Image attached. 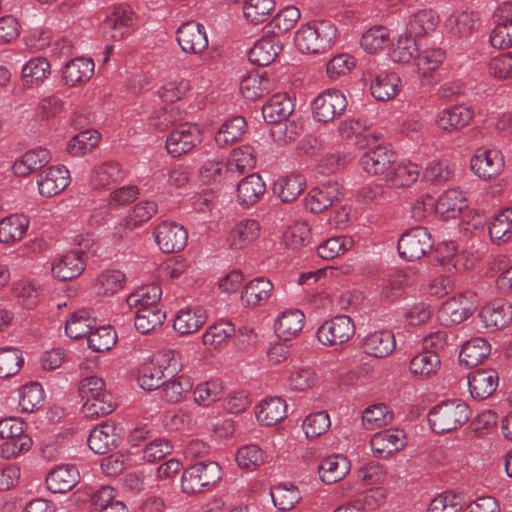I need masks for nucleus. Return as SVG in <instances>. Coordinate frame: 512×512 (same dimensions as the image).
Masks as SVG:
<instances>
[{"instance_id":"1","label":"nucleus","mask_w":512,"mask_h":512,"mask_svg":"<svg viewBox=\"0 0 512 512\" xmlns=\"http://www.w3.org/2000/svg\"><path fill=\"white\" fill-rule=\"evenodd\" d=\"M471 416L470 407L461 399L443 401L428 415L431 429L439 434L460 428Z\"/></svg>"},{"instance_id":"2","label":"nucleus","mask_w":512,"mask_h":512,"mask_svg":"<svg viewBox=\"0 0 512 512\" xmlns=\"http://www.w3.org/2000/svg\"><path fill=\"white\" fill-rule=\"evenodd\" d=\"M221 479V467L214 461L197 462L182 474L181 487L187 494L209 490Z\"/></svg>"},{"instance_id":"3","label":"nucleus","mask_w":512,"mask_h":512,"mask_svg":"<svg viewBox=\"0 0 512 512\" xmlns=\"http://www.w3.org/2000/svg\"><path fill=\"white\" fill-rule=\"evenodd\" d=\"M32 440L25 433V423L19 418L2 419V458H12L28 451Z\"/></svg>"},{"instance_id":"4","label":"nucleus","mask_w":512,"mask_h":512,"mask_svg":"<svg viewBox=\"0 0 512 512\" xmlns=\"http://www.w3.org/2000/svg\"><path fill=\"white\" fill-rule=\"evenodd\" d=\"M432 247L431 234L425 227L420 226L406 231L398 241L399 255L408 261L421 259Z\"/></svg>"},{"instance_id":"5","label":"nucleus","mask_w":512,"mask_h":512,"mask_svg":"<svg viewBox=\"0 0 512 512\" xmlns=\"http://www.w3.org/2000/svg\"><path fill=\"white\" fill-rule=\"evenodd\" d=\"M202 141V133L196 124L183 123L174 128L166 139V150L172 157L191 152Z\"/></svg>"},{"instance_id":"6","label":"nucleus","mask_w":512,"mask_h":512,"mask_svg":"<svg viewBox=\"0 0 512 512\" xmlns=\"http://www.w3.org/2000/svg\"><path fill=\"white\" fill-rule=\"evenodd\" d=\"M345 95L337 89H328L320 93L312 103L313 117L318 122L328 123L340 117L346 110Z\"/></svg>"},{"instance_id":"7","label":"nucleus","mask_w":512,"mask_h":512,"mask_svg":"<svg viewBox=\"0 0 512 512\" xmlns=\"http://www.w3.org/2000/svg\"><path fill=\"white\" fill-rule=\"evenodd\" d=\"M354 334V323L347 315H339L327 320L317 330L319 342L326 346L346 343Z\"/></svg>"},{"instance_id":"8","label":"nucleus","mask_w":512,"mask_h":512,"mask_svg":"<svg viewBox=\"0 0 512 512\" xmlns=\"http://www.w3.org/2000/svg\"><path fill=\"white\" fill-rule=\"evenodd\" d=\"M134 25L133 12L127 5L112 8L102 23V31L106 38L120 41L130 35Z\"/></svg>"},{"instance_id":"9","label":"nucleus","mask_w":512,"mask_h":512,"mask_svg":"<svg viewBox=\"0 0 512 512\" xmlns=\"http://www.w3.org/2000/svg\"><path fill=\"white\" fill-rule=\"evenodd\" d=\"M154 238L163 253H177L185 248L188 232L176 222L163 221L155 227Z\"/></svg>"},{"instance_id":"10","label":"nucleus","mask_w":512,"mask_h":512,"mask_svg":"<svg viewBox=\"0 0 512 512\" xmlns=\"http://www.w3.org/2000/svg\"><path fill=\"white\" fill-rule=\"evenodd\" d=\"M341 185L328 180L312 188L305 197V207L312 213H321L340 200Z\"/></svg>"},{"instance_id":"11","label":"nucleus","mask_w":512,"mask_h":512,"mask_svg":"<svg viewBox=\"0 0 512 512\" xmlns=\"http://www.w3.org/2000/svg\"><path fill=\"white\" fill-rule=\"evenodd\" d=\"M176 34L179 46L187 54H199L208 47L205 28L195 21L183 23Z\"/></svg>"},{"instance_id":"12","label":"nucleus","mask_w":512,"mask_h":512,"mask_svg":"<svg viewBox=\"0 0 512 512\" xmlns=\"http://www.w3.org/2000/svg\"><path fill=\"white\" fill-rule=\"evenodd\" d=\"M493 17L496 26L490 34V44L497 49L512 47V2H504Z\"/></svg>"},{"instance_id":"13","label":"nucleus","mask_w":512,"mask_h":512,"mask_svg":"<svg viewBox=\"0 0 512 512\" xmlns=\"http://www.w3.org/2000/svg\"><path fill=\"white\" fill-rule=\"evenodd\" d=\"M470 166L479 178L490 179L502 171L504 158L497 149L480 148L472 157Z\"/></svg>"},{"instance_id":"14","label":"nucleus","mask_w":512,"mask_h":512,"mask_svg":"<svg viewBox=\"0 0 512 512\" xmlns=\"http://www.w3.org/2000/svg\"><path fill=\"white\" fill-rule=\"evenodd\" d=\"M69 171L65 166H50L39 173L37 185L43 197H53L69 185Z\"/></svg>"},{"instance_id":"15","label":"nucleus","mask_w":512,"mask_h":512,"mask_svg":"<svg viewBox=\"0 0 512 512\" xmlns=\"http://www.w3.org/2000/svg\"><path fill=\"white\" fill-rule=\"evenodd\" d=\"M395 153L386 146L378 145L365 152L360 158V166L371 175H382L386 178L388 171L395 162Z\"/></svg>"},{"instance_id":"16","label":"nucleus","mask_w":512,"mask_h":512,"mask_svg":"<svg viewBox=\"0 0 512 512\" xmlns=\"http://www.w3.org/2000/svg\"><path fill=\"white\" fill-rule=\"evenodd\" d=\"M467 383L471 397L484 400L496 391L499 375L494 369H478L468 375Z\"/></svg>"},{"instance_id":"17","label":"nucleus","mask_w":512,"mask_h":512,"mask_svg":"<svg viewBox=\"0 0 512 512\" xmlns=\"http://www.w3.org/2000/svg\"><path fill=\"white\" fill-rule=\"evenodd\" d=\"M479 316L486 328L503 329L512 321V304L504 299H497L484 306Z\"/></svg>"},{"instance_id":"18","label":"nucleus","mask_w":512,"mask_h":512,"mask_svg":"<svg viewBox=\"0 0 512 512\" xmlns=\"http://www.w3.org/2000/svg\"><path fill=\"white\" fill-rule=\"evenodd\" d=\"M51 161L49 150L37 147L26 151L19 159H17L12 171L18 177H26L42 168Z\"/></svg>"},{"instance_id":"19","label":"nucleus","mask_w":512,"mask_h":512,"mask_svg":"<svg viewBox=\"0 0 512 512\" xmlns=\"http://www.w3.org/2000/svg\"><path fill=\"white\" fill-rule=\"evenodd\" d=\"M273 288V283L265 277H257L249 281L241 294L243 305L248 308L265 305L272 295Z\"/></svg>"},{"instance_id":"20","label":"nucleus","mask_w":512,"mask_h":512,"mask_svg":"<svg viewBox=\"0 0 512 512\" xmlns=\"http://www.w3.org/2000/svg\"><path fill=\"white\" fill-rule=\"evenodd\" d=\"M404 438L403 431L384 430L373 435L371 449L377 457L386 458L405 446Z\"/></svg>"},{"instance_id":"21","label":"nucleus","mask_w":512,"mask_h":512,"mask_svg":"<svg viewBox=\"0 0 512 512\" xmlns=\"http://www.w3.org/2000/svg\"><path fill=\"white\" fill-rule=\"evenodd\" d=\"M368 76L371 79V94L375 99L388 101L397 95L401 80L395 73L368 71Z\"/></svg>"},{"instance_id":"22","label":"nucleus","mask_w":512,"mask_h":512,"mask_svg":"<svg viewBox=\"0 0 512 512\" xmlns=\"http://www.w3.org/2000/svg\"><path fill=\"white\" fill-rule=\"evenodd\" d=\"M119 436L115 432V427L107 422H103L94 427L87 439L89 448L96 454H106L117 447Z\"/></svg>"},{"instance_id":"23","label":"nucleus","mask_w":512,"mask_h":512,"mask_svg":"<svg viewBox=\"0 0 512 512\" xmlns=\"http://www.w3.org/2000/svg\"><path fill=\"white\" fill-rule=\"evenodd\" d=\"M79 472L75 466L60 465L46 477L47 488L53 493H66L79 482Z\"/></svg>"},{"instance_id":"24","label":"nucleus","mask_w":512,"mask_h":512,"mask_svg":"<svg viewBox=\"0 0 512 512\" xmlns=\"http://www.w3.org/2000/svg\"><path fill=\"white\" fill-rule=\"evenodd\" d=\"M473 117L470 107L454 105L439 112L436 121L439 128L451 132L467 126Z\"/></svg>"},{"instance_id":"25","label":"nucleus","mask_w":512,"mask_h":512,"mask_svg":"<svg viewBox=\"0 0 512 512\" xmlns=\"http://www.w3.org/2000/svg\"><path fill=\"white\" fill-rule=\"evenodd\" d=\"M295 105L285 93L274 94L262 107V115L267 123L275 124L290 117Z\"/></svg>"},{"instance_id":"26","label":"nucleus","mask_w":512,"mask_h":512,"mask_svg":"<svg viewBox=\"0 0 512 512\" xmlns=\"http://www.w3.org/2000/svg\"><path fill=\"white\" fill-rule=\"evenodd\" d=\"M362 347L366 354L377 358H383L391 354L395 347V337L392 331L380 330L368 334L362 341Z\"/></svg>"},{"instance_id":"27","label":"nucleus","mask_w":512,"mask_h":512,"mask_svg":"<svg viewBox=\"0 0 512 512\" xmlns=\"http://www.w3.org/2000/svg\"><path fill=\"white\" fill-rule=\"evenodd\" d=\"M282 50V43L277 36L258 40L249 50V61L258 66H268Z\"/></svg>"},{"instance_id":"28","label":"nucleus","mask_w":512,"mask_h":512,"mask_svg":"<svg viewBox=\"0 0 512 512\" xmlns=\"http://www.w3.org/2000/svg\"><path fill=\"white\" fill-rule=\"evenodd\" d=\"M260 229V224L257 220H242L231 229L227 242L232 249H243L259 237Z\"/></svg>"},{"instance_id":"29","label":"nucleus","mask_w":512,"mask_h":512,"mask_svg":"<svg viewBox=\"0 0 512 512\" xmlns=\"http://www.w3.org/2000/svg\"><path fill=\"white\" fill-rule=\"evenodd\" d=\"M266 191V184L261 176L252 173L243 178L237 185V200L242 206L257 203Z\"/></svg>"},{"instance_id":"30","label":"nucleus","mask_w":512,"mask_h":512,"mask_svg":"<svg viewBox=\"0 0 512 512\" xmlns=\"http://www.w3.org/2000/svg\"><path fill=\"white\" fill-rule=\"evenodd\" d=\"M287 406L280 397H270L263 400L255 410L256 418L263 426H273L287 416Z\"/></svg>"},{"instance_id":"31","label":"nucleus","mask_w":512,"mask_h":512,"mask_svg":"<svg viewBox=\"0 0 512 512\" xmlns=\"http://www.w3.org/2000/svg\"><path fill=\"white\" fill-rule=\"evenodd\" d=\"M318 468L321 480L326 484H334L348 474L350 462L346 457L335 454L324 458Z\"/></svg>"},{"instance_id":"32","label":"nucleus","mask_w":512,"mask_h":512,"mask_svg":"<svg viewBox=\"0 0 512 512\" xmlns=\"http://www.w3.org/2000/svg\"><path fill=\"white\" fill-rule=\"evenodd\" d=\"M491 353V346L482 337H475L462 345L459 362L467 367H475L483 362Z\"/></svg>"},{"instance_id":"33","label":"nucleus","mask_w":512,"mask_h":512,"mask_svg":"<svg viewBox=\"0 0 512 512\" xmlns=\"http://www.w3.org/2000/svg\"><path fill=\"white\" fill-rule=\"evenodd\" d=\"M274 89V81L266 72L249 74L241 81L240 90L244 98L255 101L269 94Z\"/></svg>"},{"instance_id":"34","label":"nucleus","mask_w":512,"mask_h":512,"mask_svg":"<svg viewBox=\"0 0 512 512\" xmlns=\"http://www.w3.org/2000/svg\"><path fill=\"white\" fill-rule=\"evenodd\" d=\"M93 73L94 62L88 58L77 57L65 65L62 78L66 85L73 87L88 81Z\"/></svg>"},{"instance_id":"35","label":"nucleus","mask_w":512,"mask_h":512,"mask_svg":"<svg viewBox=\"0 0 512 512\" xmlns=\"http://www.w3.org/2000/svg\"><path fill=\"white\" fill-rule=\"evenodd\" d=\"M85 269V260L79 252H69L52 264L51 270L55 277L67 281L78 277Z\"/></svg>"},{"instance_id":"36","label":"nucleus","mask_w":512,"mask_h":512,"mask_svg":"<svg viewBox=\"0 0 512 512\" xmlns=\"http://www.w3.org/2000/svg\"><path fill=\"white\" fill-rule=\"evenodd\" d=\"M420 175V167L412 162L392 164L385 182L390 187H408L415 183Z\"/></svg>"},{"instance_id":"37","label":"nucleus","mask_w":512,"mask_h":512,"mask_svg":"<svg viewBox=\"0 0 512 512\" xmlns=\"http://www.w3.org/2000/svg\"><path fill=\"white\" fill-rule=\"evenodd\" d=\"M472 314L471 308L462 297H452L446 300L440 310L439 319L446 326L462 323Z\"/></svg>"},{"instance_id":"38","label":"nucleus","mask_w":512,"mask_h":512,"mask_svg":"<svg viewBox=\"0 0 512 512\" xmlns=\"http://www.w3.org/2000/svg\"><path fill=\"white\" fill-rule=\"evenodd\" d=\"M165 319V312L158 305H152L138 308L134 317V325L141 334H148L160 328Z\"/></svg>"},{"instance_id":"39","label":"nucleus","mask_w":512,"mask_h":512,"mask_svg":"<svg viewBox=\"0 0 512 512\" xmlns=\"http://www.w3.org/2000/svg\"><path fill=\"white\" fill-rule=\"evenodd\" d=\"M465 207L466 203L462 192L450 189L438 198L435 209L443 219L448 220L456 218Z\"/></svg>"},{"instance_id":"40","label":"nucleus","mask_w":512,"mask_h":512,"mask_svg":"<svg viewBox=\"0 0 512 512\" xmlns=\"http://www.w3.org/2000/svg\"><path fill=\"white\" fill-rule=\"evenodd\" d=\"M439 17L432 9H422L411 15L407 23V32L417 38L435 30Z\"/></svg>"},{"instance_id":"41","label":"nucleus","mask_w":512,"mask_h":512,"mask_svg":"<svg viewBox=\"0 0 512 512\" xmlns=\"http://www.w3.org/2000/svg\"><path fill=\"white\" fill-rule=\"evenodd\" d=\"M304 314L300 310L283 312L275 323V331L278 337L288 341L301 332L304 323Z\"/></svg>"},{"instance_id":"42","label":"nucleus","mask_w":512,"mask_h":512,"mask_svg":"<svg viewBox=\"0 0 512 512\" xmlns=\"http://www.w3.org/2000/svg\"><path fill=\"white\" fill-rule=\"evenodd\" d=\"M304 187V177L300 174H291L278 179L274 183L273 191L282 202L289 203L297 199Z\"/></svg>"},{"instance_id":"43","label":"nucleus","mask_w":512,"mask_h":512,"mask_svg":"<svg viewBox=\"0 0 512 512\" xmlns=\"http://www.w3.org/2000/svg\"><path fill=\"white\" fill-rule=\"evenodd\" d=\"M205 321L206 315L203 309H182L174 319L173 328L180 335H187L196 332Z\"/></svg>"},{"instance_id":"44","label":"nucleus","mask_w":512,"mask_h":512,"mask_svg":"<svg viewBox=\"0 0 512 512\" xmlns=\"http://www.w3.org/2000/svg\"><path fill=\"white\" fill-rule=\"evenodd\" d=\"M272 501L279 510H290L301 500L299 489L290 482L279 483L270 489Z\"/></svg>"},{"instance_id":"45","label":"nucleus","mask_w":512,"mask_h":512,"mask_svg":"<svg viewBox=\"0 0 512 512\" xmlns=\"http://www.w3.org/2000/svg\"><path fill=\"white\" fill-rule=\"evenodd\" d=\"M29 218L21 213L2 218V243L20 241L29 227Z\"/></svg>"},{"instance_id":"46","label":"nucleus","mask_w":512,"mask_h":512,"mask_svg":"<svg viewBox=\"0 0 512 512\" xmlns=\"http://www.w3.org/2000/svg\"><path fill=\"white\" fill-rule=\"evenodd\" d=\"M393 418L394 414L386 404L377 403L362 412V425L367 430H375L389 425Z\"/></svg>"},{"instance_id":"47","label":"nucleus","mask_w":512,"mask_h":512,"mask_svg":"<svg viewBox=\"0 0 512 512\" xmlns=\"http://www.w3.org/2000/svg\"><path fill=\"white\" fill-rule=\"evenodd\" d=\"M96 319L91 317L87 310L73 313L66 321L65 332L71 339L88 337L95 327Z\"/></svg>"},{"instance_id":"48","label":"nucleus","mask_w":512,"mask_h":512,"mask_svg":"<svg viewBox=\"0 0 512 512\" xmlns=\"http://www.w3.org/2000/svg\"><path fill=\"white\" fill-rule=\"evenodd\" d=\"M246 121L241 116L225 121L215 135V142L219 147H225L238 141L245 133Z\"/></svg>"},{"instance_id":"49","label":"nucleus","mask_w":512,"mask_h":512,"mask_svg":"<svg viewBox=\"0 0 512 512\" xmlns=\"http://www.w3.org/2000/svg\"><path fill=\"white\" fill-rule=\"evenodd\" d=\"M440 363L439 354L423 350L410 360L409 370L415 376L430 377L436 374Z\"/></svg>"},{"instance_id":"50","label":"nucleus","mask_w":512,"mask_h":512,"mask_svg":"<svg viewBox=\"0 0 512 512\" xmlns=\"http://www.w3.org/2000/svg\"><path fill=\"white\" fill-rule=\"evenodd\" d=\"M489 235L497 244L512 237V208H505L493 217L489 225Z\"/></svg>"},{"instance_id":"51","label":"nucleus","mask_w":512,"mask_h":512,"mask_svg":"<svg viewBox=\"0 0 512 512\" xmlns=\"http://www.w3.org/2000/svg\"><path fill=\"white\" fill-rule=\"evenodd\" d=\"M12 290L19 303L27 309H32L39 304L44 291L39 284L31 281H19Z\"/></svg>"},{"instance_id":"52","label":"nucleus","mask_w":512,"mask_h":512,"mask_svg":"<svg viewBox=\"0 0 512 512\" xmlns=\"http://www.w3.org/2000/svg\"><path fill=\"white\" fill-rule=\"evenodd\" d=\"M50 74V64L43 57L29 60L22 68L21 79L29 86L39 85Z\"/></svg>"},{"instance_id":"53","label":"nucleus","mask_w":512,"mask_h":512,"mask_svg":"<svg viewBox=\"0 0 512 512\" xmlns=\"http://www.w3.org/2000/svg\"><path fill=\"white\" fill-rule=\"evenodd\" d=\"M120 165L115 162H105L95 167L91 173V184L95 188L107 187L122 179Z\"/></svg>"},{"instance_id":"54","label":"nucleus","mask_w":512,"mask_h":512,"mask_svg":"<svg viewBox=\"0 0 512 512\" xmlns=\"http://www.w3.org/2000/svg\"><path fill=\"white\" fill-rule=\"evenodd\" d=\"M162 290L158 284H150L137 289L131 293L127 299V305L130 308H144L152 305H158Z\"/></svg>"},{"instance_id":"55","label":"nucleus","mask_w":512,"mask_h":512,"mask_svg":"<svg viewBox=\"0 0 512 512\" xmlns=\"http://www.w3.org/2000/svg\"><path fill=\"white\" fill-rule=\"evenodd\" d=\"M193 388V382L188 376H178L165 381L162 385L163 398L169 403L180 402Z\"/></svg>"},{"instance_id":"56","label":"nucleus","mask_w":512,"mask_h":512,"mask_svg":"<svg viewBox=\"0 0 512 512\" xmlns=\"http://www.w3.org/2000/svg\"><path fill=\"white\" fill-rule=\"evenodd\" d=\"M45 396L42 386L38 382H31L22 387L19 396V406L23 412L32 413L41 408Z\"/></svg>"},{"instance_id":"57","label":"nucleus","mask_w":512,"mask_h":512,"mask_svg":"<svg viewBox=\"0 0 512 512\" xmlns=\"http://www.w3.org/2000/svg\"><path fill=\"white\" fill-rule=\"evenodd\" d=\"M303 131V123L300 120L289 119L277 122L270 129V135L278 144H287L294 141Z\"/></svg>"},{"instance_id":"58","label":"nucleus","mask_w":512,"mask_h":512,"mask_svg":"<svg viewBox=\"0 0 512 512\" xmlns=\"http://www.w3.org/2000/svg\"><path fill=\"white\" fill-rule=\"evenodd\" d=\"M166 378V374L151 359L139 368L138 382L144 390L158 389L164 384Z\"/></svg>"},{"instance_id":"59","label":"nucleus","mask_w":512,"mask_h":512,"mask_svg":"<svg viewBox=\"0 0 512 512\" xmlns=\"http://www.w3.org/2000/svg\"><path fill=\"white\" fill-rule=\"evenodd\" d=\"M125 275L119 270L103 271L97 278L94 289L98 295L110 296L123 288Z\"/></svg>"},{"instance_id":"60","label":"nucleus","mask_w":512,"mask_h":512,"mask_svg":"<svg viewBox=\"0 0 512 512\" xmlns=\"http://www.w3.org/2000/svg\"><path fill=\"white\" fill-rule=\"evenodd\" d=\"M234 333V325L231 322L221 320L208 327L202 338L203 344L215 349L231 338Z\"/></svg>"},{"instance_id":"61","label":"nucleus","mask_w":512,"mask_h":512,"mask_svg":"<svg viewBox=\"0 0 512 512\" xmlns=\"http://www.w3.org/2000/svg\"><path fill=\"white\" fill-rule=\"evenodd\" d=\"M477 22V14L473 11L465 10L452 14L447 20V25L453 34L466 37L475 29Z\"/></svg>"},{"instance_id":"62","label":"nucleus","mask_w":512,"mask_h":512,"mask_svg":"<svg viewBox=\"0 0 512 512\" xmlns=\"http://www.w3.org/2000/svg\"><path fill=\"white\" fill-rule=\"evenodd\" d=\"M274 0H246L243 5L244 17L253 24L266 21L274 10Z\"/></svg>"},{"instance_id":"63","label":"nucleus","mask_w":512,"mask_h":512,"mask_svg":"<svg viewBox=\"0 0 512 512\" xmlns=\"http://www.w3.org/2000/svg\"><path fill=\"white\" fill-rule=\"evenodd\" d=\"M417 51L416 38L408 33L399 36L396 44L390 50V57L394 62L408 63L416 58Z\"/></svg>"},{"instance_id":"64","label":"nucleus","mask_w":512,"mask_h":512,"mask_svg":"<svg viewBox=\"0 0 512 512\" xmlns=\"http://www.w3.org/2000/svg\"><path fill=\"white\" fill-rule=\"evenodd\" d=\"M445 59V52L440 48H431L421 51L415 58L417 72L426 76L437 70Z\"/></svg>"}]
</instances>
